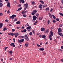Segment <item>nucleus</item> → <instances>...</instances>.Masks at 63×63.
Masks as SVG:
<instances>
[{
	"instance_id": "f257e3e1",
	"label": "nucleus",
	"mask_w": 63,
	"mask_h": 63,
	"mask_svg": "<svg viewBox=\"0 0 63 63\" xmlns=\"http://www.w3.org/2000/svg\"><path fill=\"white\" fill-rule=\"evenodd\" d=\"M50 34L49 35V36L48 37L49 38V39L50 40H51L52 39V38L51 37L53 35V33L52 31H51L50 32Z\"/></svg>"
},
{
	"instance_id": "f03ea898",
	"label": "nucleus",
	"mask_w": 63,
	"mask_h": 63,
	"mask_svg": "<svg viewBox=\"0 0 63 63\" xmlns=\"http://www.w3.org/2000/svg\"><path fill=\"white\" fill-rule=\"evenodd\" d=\"M24 38L26 41H29V38L28 37L27 35H25L24 36Z\"/></svg>"
},
{
	"instance_id": "7ed1b4c3",
	"label": "nucleus",
	"mask_w": 63,
	"mask_h": 63,
	"mask_svg": "<svg viewBox=\"0 0 63 63\" xmlns=\"http://www.w3.org/2000/svg\"><path fill=\"white\" fill-rule=\"evenodd\" d=\"M37 13V10H33L32 13V15H34L36 13Z\"/></svg>"
},
{
	"instance_id": "20e7f679",
	"label": "nucleus",
	"mask_w": 63,
	"mask_h": 63,
	"mask_svg": "<svg viewBox=\"0 0 63 63\" xmlns=\"http://www.w3.org/2000/svg\"><path fill=\"white\" fill-rule=\"evenodd\" d=\"M16 15H12V16H10V19H13L14 18H15V17H16Z\"/></svg>"
},
{
	"instance_id": "39448f33",
	"label": "nucleus",
	"mask_w": 63,
	"mask_h": 63,
	"mask_svg": "<svg viewBox=\"0 0 63 63\" xmlns=\"http://www.w3.org/2000/svg\"><path fill=\"white\" fill-rule=\"evenodd\" d=\"M18 41L19 43H21V42H23L24 41V39H22L21 40H19Z\"/></svg>"
},
{
	"instance_id": "423d86ee",
	"label": "nucleus",
	"mask_w": 63,
	"mask_h": 63,
	"mask_svg": "<svg viewBox=\"0 0 63 63\" xmlns=\"http://www.w3.org/2000/svg\"><path fill=\"white\" fill-rule=\"evenodd\" d=\"M33 20H36L37 19V17L35 16H33Z\"/></svg>"
},
{
	"instance_id": "0eeeda50",
	"label": "nucleus",
	"mask_w": 63,
	"mask_h": 63,
	"mask_svg": "<svg viewBox=\"0 0 63 63\" xmlns=\"http://www.w3.org/2000/svg\"><path fill=\"white\" fill-rule=\"evenodd\" d=\"M31 28V26H29L27 28V29L28 30V31L29 32L31 31V29H30Z\"/></svg>"
},
{
	"instance_id": "6e6552de",
	"label": "nucleus",
	"mask_w": 63,
	"mask_h": 63,
	"mask_svg": "<svg viewBox=\"0 0 63 63\" xmlns=\"http://www.w3.org/2000/svg\"><path fill=\"white\" fill-rule=\"evenodd\" d=\"M14 34L15 36V37L16 38L17 37V36H18V35H19V34H18V33L17 32L15 33Z\"/></svg>"
},
{
	"instance_id": "1a4fd4ad",
	"label": "nucleus",
	"mask_w": 63,
	"mask_h": 63,
	"mask_svg": "<svg viewBox=\"0 0 63 63\" xmlns=\"http://www.w3.org/2000/svg\"><path fill=\"white\" fill-rule=\"evenodd\" d=\"M49 29H47L44 32L45 33H48L49 31Z\"/></svg>"
},
{
	"instance_id": "9d476101",
	"label": "nucleus",
	"mask_w": 63,
	"mask_h": 63,
	"mask_svg": "<svg viewBox=\"0 0 63 63\" xmlns=\"http://www.w3.org/2000/svg\"><path fill=\"white\" fill-rule=\"evenodd\" d=\"M28 3H26L24 4V6L26 8H27L28 7Z\"/></svg>"
},
{
	"instance_id": "9b49d317",
	"label": "nucleus",
	"mask_w": 63,
	"mask_h": 63,
	"mask_svg": "<svg viewBox=\"0 0 63 63\" xmlns=\"http://www.w3.org/2000/svg\"><path fill=\"white\" fill-rule=\"evenodd\" d=\"M38 8L40 9H42L43 8V5L41 4H40L38 6Z\"/></svg>"
},
{
	"instance_id": "f8f14e48",
	"label": "nucleus",
	"mask_w": 63,
	"mask_h": 63,
	"mask_svg": "<svg viewBox=\"0 0 63 63\" xmlns=\"http://www.w3.org/2000/svg\"><path fill=\"white\" fill-rule=\"evenodd\" d=\"M8 52L10 53V55L11 56H12L13 54V51L12 50H10V51H9Z\"/></svg>"
},
{
	"instance_id": "ddd939ff",
	"label": "nucleus",
	"mask_w": 63,
	"mask_h": 63,
	"mask_svg": "<svg viewBox=\"0 0 63 63\" xmlns=\"http://www.w3.org/2000/svg\"><path fill=\"white\" fill-rule=\"evenodd\" d=\"M28 13V11L27 10H26L25 11H22V12L21 13L22 14H25V13Z\"/></svg>"
},
{
	"instance_id": "4468645a",
	"label": "nucleus",
	"mask_w": 63,
	"mask_h": 63,
	"mask_svg": "<svg viewBox=\"0 0 63 63\" xmlns=\"http://www.w3.org/2000/svg\"><path fill=\"white\" fill-rule=\"evenodd\" d=\"M41 31L43 32L45 31V29L44 28H42L41 30Z\"/></svg>"
},
{
	"instance_id": "2eb2a0df",
	"label": "nucleus",
	"mask_w": 63,
	"mask_h": 63,
	"mask_svg": "<svg viewBox=\"0 0 63 63\" xmlns=\"http://www.w3.org/2000/svg\"><path fill=\"white\" fill-rule=\"evenodd\" d=\"M11 46H12V47H15V45L14 43H12L10 44Z\"/></svg>"
},
{
	"instance_id": "dca6fc26",
	"label": "nucleus",
	"mask_w": 63,
	"mask_h": 63,
	"mask_svg": "<svg viewBox=\"0 0 63 63\" xmlns=\"http://www.w3.org/2000/svg\"><path fill=\"white\" fill-rule=\"evenodd\" d=\"M8 35H11V36H14V34L13 33H9L8 34Z\"/></svg>"
},
{
	"instance_id": "f3484780",
	"label": "nucleus",
	"mask_w": 63,
	"mask_h": 63,
	"mask_svg": "<svg viewBox=\"0 0 63 63\" xmlns=\"http://www.w3.org/2000/svg\"><path fill=\"white\" fill-rule=\"evenodd\" d=\"M58 34L60 36H61V37H63V35L62 34V33L61 32H59L58 33Z\"/></svg>"
},
{
	"instance_id": "a211bd4d",
	"label": "nucleus",
	"mask_w": 63,
	"mask_h": 63,
	"mask_svg": "<svg viewBox=\"0 0 63 63\" xmlns=\"http://www.w3.org/2000/svg\"><path fill=\"white\" fill-rule=\"evenodd\" d=\"M58 31L59 32H62V30H61V28H59Z\"/></svg>"
},
{
	"instance_id": "6ab92c4d",
	"label": "nucleus",
	"mask_w": 63,
	"mask_h": 63,
	"mask_svg": "<svg viewBox=\"0 0 63 63\" xmlns=\"http://www.w3.org/2000/svg\"><path fill=\"white\" fill-rule=\"evenodd\" d=\"M48 15H49V16L50 17V18H52V16L49 13H48Z\"/></svg>"
},
{
	"instance_id": "aec40b11",
	"label": "nucleus",
	"mask_w": 63,
	"mask_h": 63,
	"mask_svg": "<svg viewBox=\"0 0 63 63\" xmlns=\"http://www.w3.org/2000/svg\"><path fill=\"white\" fill-rule=\"evenodd\" d=\"M7 6L9 8H10V3L8 2L7 4Z\"/></svg>"
},
{
	"instance_id": "412c9836",
	"label": "nucleus",
	"mask_w": 63,
	"mask_h": 63,
	"mask_svg": "<svg viewBox=\"0 0 63 63\" xmlns=\"http://www.w3.org/2000/svg\"><path fill=\"white\" fill-rule=\"evenodd\" d=\"M25 47H28V43H26L25 44Z\"/></svg>"
},
{
	"instance_id": "4be33fe9",
	"label": "nucleus",
	"mask_w": 63,
	"mask_h": 63,
	"mask_svg": "<svg viewBox=\"0 0 63 63\" xmlns=\"http://www.w3.org/2000/svg\"><path fill=\"white\" fill-rule=\"evenodd\" d=\"M46 36L45 35H43L42 36V38H43V39H45V38H46Z\"/></svg>"
},
{
	"instance_id": "5701e85b",
	"label": "nucleus",
	"mask_w": 63,
	"mask_h": 63,
	"mask_svg": "<svg viewBox=\"0 0 63 63\" xmlns=\"http://www.w3.org/2000/svg\"><path fill=\"white\" fill-rule=\"evenodd\" d=\"M8 29V28H7L6 27H5L3 29V31H5V30H7Z\"/></svg>"
},
{
	"instance_id": "b1692460",
	"label": "nucleus",
	"mask_w": 63,
	"mask_h": 63,
	"mask_svg": "<svg viewBox=\"0 0 63 63\" xmlns=\"http://www.w3.org/2000/svg\"><path fill=\"white\" fill-rule=\"evenodd\" d=\"M2 6H3V3H0V8L2 7Z\"/></svg>"
},
{
	"instance_id": "393cba45",
	"label": "nucleus",
	"mask_w": 63,
	"mask_h": 63,
	"mask_svg": "<svg viewBox=\"0 0 63 63\" xmlns=\"http://www.w3.org/2000/svg\"><path fill=\"white\" fill-rule=\"evenodd\" d=\"M20 23V22L19 21H18L16 22V24H19Z\"/></svg>"
},
{
	"instance_id": "a878e982",
	"label": "nucleus",
	"mask_w": 63,
	"mask_h": 63,
	"mask_svg": "<svg viewBox=\"0 0 63 63\" xmlns=\"http://www.w3.org/2000/svg\"><path fill=\"white\" fill-rule=\"evenodd\" d=\"M40 50H41L42 51H43L44 50V49L43 48H40L39 49Z\"/></svg>"
},
{
	"instance_id": "bb28decb",
	"label": "nucleus",
	"mask_w": 63,
	"mask_h": 63,
	"mask_svg": "<svg viewBox=\"0 0 63 63\" xmlns=\"http://www.w3.org/2000/svg\"><path fill=\"white\" fill-rule=\"evenodd\" d=\"M23 16L24 17H25L26 16H27L26 14H24L23 15Z\"/></svg>"
},
{
	"instance_id": "cd10ccee",
	"label": "nucleus",
	"mask_w": 63,
	"mask_h": 63,
	"mask_svg": "<svg viewBox=\"0 0 63 63\" xmlns=\"http://www.w3.org/2000/svg\"><path fill=\"white\" fill-rule=\"evenodd\" d=\"M40 2H41V3H42V4H44V2L43 0H40Z\"/></svg>"
},
{
	"instance_id": "c85d7f7f",
	"label": "nucleus",
	"mask_w": 63,
	"mask_h": 63,
	"mask_svg": "<svg viewBox=\"0 0 63 63\" xmlns=\"http://www.w3.org/2000/svg\"><path fill=\"white\" fill-rule=\"evenodd\" d=\"M2 24L1 23H0V28H2Z\"/></svg>"
},
{
	"instance_id": "c756f323",
	"label": "nucleus",
	"mask_w": 63,
	"mask_h": 63,
	"mask_svg": "<svg viewBox=\"0 0 63 63\" xmlns=\"http://www.w3.org/2000/svg\"><path fill=\"white\" fill-rule=\"evenodd\" d=\"M32 5H34L35 4V2L34 1H32Z\"/></svg>"
},
{
	"instance_id": "7c9ffc66",
	"label": "nucleus",
	"mask_w": 63,
	"mask_h": 63,
	"mask_svg": "<svg viewBox=\"0 0 63 63\" xmlns=\"http://www.w3.org/2000/svg\"><path fill=\"white\" fill-rule=\"evenodd\" d=\"M17 21V19L16 18H15L14 19V22H15V21Z\"/></svg>"
},
{
	"instance_id": "2f4dec72",
	"label": "nucleus",
	"mask_w": 63,
	"mask_h": 63,
	"mask_svg": "<svg viewBox=\"0 0 63 63\" xmlns=\"http://www.w3.org/2000/svg\"><path fill=\"white\" fill-rule=\"evenodd\" d=\"M52 16L54 19H55V16H54V15H52Z\"/></svg>"
},
{
	"instance_id": "473e14b6",
	"label": "nucleus",
	"mask_w": 63,
	"mask_h": 63,
	"mask_svg": "<svg viewBox=\"0 0 63 63\" xmlns=\"http://www.w3.org/2000/svg\"><path fill=\"white\" fill-rule=\"evenodd\" d=\"M37 46L38 47H41V46L38 44H37Z\"/></svg>"
},
{
	"instance_id": "72a5a7b5",
	"label": "nucleus",
	"mask_w": 63,
	"mask_h": 63,
	"mask_svg": "<svg viewBox=\"0 0 63 63\" xmlns=\"http://www.w3.org/2000/svg\"><path fill=\"white\" fill-rule=\"evenodd\" d=\"M29 34L30 35H31V36H32V32H30L29 33Z\"/></svg>"
},
{
	"instance_id": "f704fd0d",
	"label": "nucleus",
	"mask_w": 63,
	"mask_h": 63,
	"mask_svg": "<svg viewBox=\"0 0 63 63\" xmlns=\"http://www.w3.org/2000/svg\"><path fill=\"white\" fill-rule=\"evenodd\" d=\"M50 22V20H48V21H47L48 24H49V23Z\"/></svg>"
},
{
	"instance_id": "c9c22d12",
	"label": "nucleus",
	"mask_w": 63,
	"mask_h": 63,
	"mask_svg": "<svg viewBox=\"0 0 63 63\" xmlns=\"http://www.w3.org/2000/svg\"><path fill=\"white\" fill-rule=\"evenodd\" d=\"M8 48V47H6L4 48V50L5 51L7 48Z\"/></svg>"
},
{
	"instance_id": "e433bc0d",
	"label": "nucleus",
	"mask_w": 63,
	"mask_h": 63,
	"mask_svg": "<svg viewBox=\"0 0 63 63\" xmlns=\"http://www.w3.org/2000/svg\"><path fill=\"white\" fill-rule=\"evenodd\" d=\"M18 11H20V10H21V9H22V8L20 7L18 8Z\"/></svg>"
},
{
	"instance_id": "4c0bfd02",
	"label": "nucleus",
	"mask_w": 63,
	"mask_h": 63,
	"mask_svg": "<svg viewBox=\"0 0 63 63\" xmlns=\"http://www.w3.org/2000/svg\"><path fill=\"white\" fill-rule=\"evenodd\" d=\"M35 16L38 17L39 16V14L38 13H36L35 14Z\"/></svg>"
},
{
	"instance_id": "58836bf2",
	"label": "nucleus",
	"mask_w": 63,
	"mask_h": 63,
	"mask_svg": "<svg viewBox=\"0 0 63 63\" xmlns=\"http://www.w3.org/2000/svg\"><path fill=\"white\" fill-rule=\"evenodd\" d=\"M49 10V8H48V7L46 8V10H48V11Z\"/></svg>"
},
{
	"instance_id": "ea45409f",
	"label": "nucleus",
	"mask_w": 63,
	"mask_h": 63,
	"mask_svg": "<svg viewBox=\"0 0 63 63\" xmlns=\"http://www.w3.org/2000/svg\"><path fill=\"white\" fill-rule=\"evenodd\" d=\"M37 21L35 22V23L34 24V25H36V23H37Z\"/></svg>"
},
{
	"instance_id": "a19ab883",
	"label": "nucleus",
	"mask_w": 63,
	"mask_h": 63,
	"mask_svg": "<svg viewBox=\"0 0 63 63\" xmlns=\"http://www.w3.org/2000/svg\"><path fill=\"white\" fill-rule=\"evenodd\" d=\"M23 32H26V30L24 29L23 31Z\"/></svg>"
},
{
	"instance_id": "79ce46f5",
	"label": "nucleus",
	"mask_w": 63,
	"mask_h": 63,
	"mask_svg": "<svg viewBox=\"0 0 63 63\" xmlns=\"http://www.w3.org/2000/svg\"><path fill=\"white\" fill-rule=\"evenodd\" d=\"M15 31V30L14 29H13L12 30V32H14Z\"/></svg>"
},
{
	"instance_id": "37998d69",
	"label": "nucleus",
	"mask_w": 63,
	"mask_h": 63,
	"mask_svg": "<svg viewBox=\"0 0 63 63\" xmlns=\"http://www.w3.org/2000/svg\"><path fill=\"white\" fill-rule=\"evenodd\" d=\"M0 16H3V14L2 13H0Z\"/></svg>"
},
{
	"instance_id": "c03bdc74",
	"label": "nucleus",
	"mask_w": 63,
	"mask_h": 63,
	"mask_svg": "<svg viewBox=\"0 0 63 63\" xmlns=\"http://www.w3.org/2000/svg\"><path fill=\"white\" fill-rule=\"evenodd\" d=\"M10 10H8V11L7 12V13L8 14H10Z\"/></svg>"
},
{
	"instance_id": "a18cd8bd",
	"label": "nucleus",
	"mask_w": 63,
	"mask_h": 63,
	"mask_svg": "<svg viewBox=\"0 0 63 63\" xmlns=\"http://www.w3.org/2000/svg\"><path fill=\"white\" fill-rule=\"evenodd\" d=\"M62 26H63V25H62V24H60L59 26V27H62Z\"/></svg>"
},
{
	"instance_id": "49530a36",
	"label": "nucleus",
	"mask_w": 63,
	"mask_h": 63,
	"mask_svg": "<svg viewBox=\"0 0 63 63\" xmlns=\"http://www.w3.org/2000/svg\"><path fill=\"white\" fill-rule=\"evenodd\" d=\"M53 22L54 23H55L56 22V21H55V20H53Z\"/></svg>"
},
{
	"instance_id": "de8ad7c7",
	"label": "nucleus",
	"mask_w": 63,
	"mask_h": 63,
	"mask_svg": "<svg viewBox=\"0 0 63 63\" xmlns=\"http://www.w3.org/2000/svg\"><path fill=\"white\" fill-rule=\"evenodd\" d=\"M53 9L51 8L50 9V12H52V11L53 10Z\"/></svg>"
},
{
	"instance_id": "09e8293b",
	"label": "nucleus",
	"mask_w": 63,
	"mask_h": 63,
	"mask_svg": "<svg viewBox=\"0 0 63 63\" xmlns=\"http://www.w3.org/2000/svg\"><path fill=\"white\" fill-rule=\"evenodd\" d=\"M32 32H33V33L34 34H35V31L34 30H33L32 31Z\"/></svg>"
},
{
	"instance_id": "8fccbe9b",
	"label": "nucleus",
	"mask_w": 63,
	"mask_h": 63,
	"mask_svg": "<svg viewBox=\"0 0 63 63\" xmlns=\"http://www.w3.org/2000/svg\"><path fill=\"white\" fill-rule=\"evenodd\" d=\"M22 3H24V1L23 0H22Z\"/></svg>"
},
{
	"instance_id": "3c124183",
	"label": "nucleus",
	"mask_w": 63,
	"mask_h": 63,
	"mask_svg": "<svg viewBox=\"0 0 63 63\" xmlns=\"http://www.w3.org/2000/svg\"><path fill=\"white\" fill-rule=\"evenodd\" d=\"M39 37H40V38H42V35L41 34L39 35Z\"/></svg>"
},
{
	"instance_id": "603ef678",
	"label": "nucleus",
	"mask_w": 63,
	"mask_h": 63,
	"mask_svg": "<svg viewBox=\"0 0 63 63\" xmlns=\"http://www.w3.org/2000/svg\"><path fill=\"white\" fill-rule=\"evenodd\" d=\"M42 18H39V20H42Z\"/></svg>"
},
{
	"instance_id": "864d4df0",
	"label": "nucleus",
	"mask_w": 63,
	"mask_h": 63,
	"mask_svg": "<svg viewBox=\"0 0 63 63\" xmlns=\"http://www.w3.org/2000/svg\"><path fill=\"white\" fill-rule=\"evenodd\" d=\"M5 21H6V22H8V20L7 19H6L5 20Z\"/></svg>"
},
{
	"instance_id": "5fc2aeb1",
	"label": "nucleus",
	"mask_w": 63,
	"mask_h": 63,
	"mask_svg": "<svg viewBox=\"0 0 63 63\" xmlns=\"http://www.w3.org/2000/svg\"><path fill=\"white\" fill-rule=\"evenodd\" d=\"M56 20L57 21H59V19L58 18H56Z\"/></svg>"
},
{
	"instance_id": "6e6d98bb",
	"label": "nucleus",
	"mask_w": 63,
	"mask_h": 63,
	"mask_svg": "<svg viewBox=\"0 0 63 63\" xmlns=\"http://www.w3.org/2000/svg\"><path fill=\"white\" fill-rule=\"evenodd\" d=\"M21 28V29H23L24 28V27H22Z\"/></svg>"
},
{
	"instance_id": "4d7b16f0",
	"label": "nucleus",
	"mask_w": 63,
	"mask_h": 63,
	"mask_svg": "<svg viewBox=\"0 0 63 63\" xmlns=\"http://www.w3.org/2000/svg\"><path fill=\"white\" fill-rule=\"evenodd\" d=\"M61 48L62 49H63V46H62L61 47Z\"/></svg>"
},
{
	"instance_id": "13d9d810",
	"label": "nucleus",
	"mask_w": 63,
	"mask_h": 63,
	"mask_svg": "<svg viewBox=\"0 0 63 63\" xmlns=\"http://www.w3.org/2000/svg\"><path fill=\"white\" fill-rule=\"evenodd\" d=\"M13 40H14V42H15V39L13 38Z\"/></svg>"
},
{
	"instance_id": "bf43d9fd",
	"label": "nucleus",
	"mask_w": 63,
	"mask_h": 63,
	"mask_svg": "<svg viewBox=\"0 0 63 63\" xmlns=\"http://www.w3.org/2000/svg\"><path fill=\"white\" fill-rule=\"evenodd\" d=\"M44 6H45V7H47V4H46Z\"/></svg>"
},
{
	"instance_id": "052dcab7",
	"label": "nucleus",
	"mask_w": 63,
	"mask_h": 63,
	"mask_svg": "<svg viewBox=\"0 0 63 63\" xmlns=\"http://www.w3.org/2000/svg\"><path fill=\"white\" fill-rule=\"evenodd\" d=\"M62 3L63 4V0H62Z\"/></svg>"
},
{
	"instance_id": "680f3d73",
	"label": "nucleus",
	"mask_w": 63,
	"mask_h": 63,
	"mask_svg": "<svg viewBox=\"0 0 63 63\" xmlns=\"http://www.w3.org/2000/svg\"><path fill=\"white\" fill-rule=\"evenodd\" d=\"M61 61H62V62H63V59H62L61 60Z\"/></svg>"
},
{
	"instance_id": "e2e57ef3",
	"label": "nucleus",
	"mask_w": 63,
	"mask_h": 63,
	"mask_svg": "<svg viewBox=\"0 0 63 63\" xmlns=\"http://www.w3.org/2000/svg\"><path fill=\"white\" fill-rule=\"evenodd\" d=\"M43 54L44 55H45L46 54V53L44 52L43 53Z\"/></svg>"
},
{
	"instance_id": "0e129e2a",
	"label": "nucleus",
	"mask_w": 63,
	"mask_h": 63,
	"mask_svg": "<svg viewBox=\"0 0 63 63\" xmlns=\"http://www.w3.org/2000/svg\"><path fill=\"white\" fill-rule=\"evenodd\" d=\"M0 3H2V1L1 0H0Z\"/></svg>"
},
{
	"instance_id": "69168bd1",
	"label": "nucleus",
	"mask_w": 63,
	"mask_h": 63,
	"mask_svg": "<svg viewBox=\"0 0 63 63\" xmlns=\"http://www.w3.org/2000/svg\"><path fill=\"white\" fill-rule=\"evenodd\" d=\"M59 50L61 51H63V50H62L61 49H59Z\"/></svg>"
},
{
	"instance_id": "338daca9",
	"label": "nucleus",
	"mask_w": 63,
	"mask_h": 63,
	"mask_svg": "<svg viewBox=\"0 0 63 63\" xmlns=\"http://www.w3.org/2000/svg\"><path fill=\"white\" fill-rule=\"evenodd\" d=\"M16 28H17V29H19V27H17Z\"/></svg>"
},
{
	"instance_id": "774afa93",
	"label": "nucleus",
	"mask_w": 63,
	"mask_h": 63,
	"mask_svg": "<svg viewBox=\"0 0 63 63\" xmlns=\"http://www.w3.org/2000/svg\"><path fill=\"white\" fill-rule=\"evenodd\" d=\"M13 59V58H10V60H12Z\"/></svg>"
}]
</instances>
